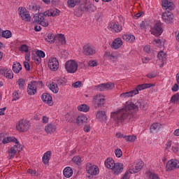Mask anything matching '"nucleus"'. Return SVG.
I'll use <instances>...</instances> for the list:
<instances>
[{"instance_id":"obj_1","label":"nucleus","mask_w":179,"mask_h":179,"mask_svg":"<svg viewBox=\"0 0 179 179\" xmlns=\"http://www.w3.org/2000/svg\"><path fill=\"white\" fill-rule=\"evenodd\" d=\"M139 107L143 111H146L148 109V103L145 102L143 99H138L136 104L131 103L130 104L126 105L123 108L110 113V117L115 124H120L125 120L131 121L134 118V114L131 113V110H134L135 111H139Z\"/></svg>"},{"instance_id":"obj_2","label":"nucleus","mask_w":179,"mask_h":179,"mask_svg":"<svg viewBox=\"0 0 179 179\" xmlns=\"http://www.w3.org/2000/svg\"><path fill=\"white\" fill-rule=\"evenodd\" d=\"M79 64L75 60H69L65 63V69L68 73H76Z\"/></svg>"},{"instance_id":"obj_3","label":"nucleus","mask_w":179,"mask_h":179,"mask_svg":"<svg viewBox=\"0 0 179 179\" xmlns=\"http://www.w3.org/2000/svg\"><path fill=\"white\" fill-rule=\"evenodd\" d=\"M45 16L44 15L43 13H41L39 14H35L34 16V22L36 23H38L43 27H47L48 26V21L45 20Z\"/></svg>"},{"instance_id":"obj_4","label":"nucleus","mask_w":179,"mask_h":179,"mask_svg":"<svg viewBox=\"0 0 179 179\" xmlns=\"http://www.w3.org/2000/svg\"><path fill=\"white\" fill-rule=\"evenodd\" d=\"M16 128L19 132H27L30 128V124H29V121L22 120L19 121L18 124L16 125Z\"/></svg>"},{"instance_id":"obj_5","label":"nucleus","mask_w":179,"mask_h":179,"mask_svg":"<svg viewBox=\"0 0 179 179\" xmlns=\"http://www.w3.org/2000/svg\"><path fill=\"white\" fill-rule=\"evenodd\" d=\"M114 87H115V85L113 83H107L95 86V90L97 92H104L105 90H113Z\"/></svg>"},{"instance_id":"obj_6","label":"nucleus","mask_w":179,"mask_h":179,"mask_svg":"<svg viewBox=\"0 0 179 179\" xmlns=\"http://www.w3.org/2000/svg\"><path fill=\"white\" fill-rule=\"evenodd\" d=\"M151 34L155 36V37H159V36H162L163 33V27H162L161 22H157L153 27L150 28V30Z\"/></svg>"},{"instance_id":"obj_7","label":"nucleus","mask_w":179,"mask_h":179,"mask_svg":"<svg viewBox=\"0 0 179 179\" xmlns=\"http://www.w3.org/2000/svg\"><path fill=\"white\" fill-rule=\"evenodd\" d=\"M86 170L87 173L90 176H97V174L100 173V169H99V166L90 163H87Z\"/></svg>"},{"instance_id":"obj_8","label":"nucleus","mask_w":179,"mask_h":179,"mask_svg":"<svg viewBox=\"0 0 179 179\" xmlns=\"http://www.w3.org/2000/svg\"><path fill=\"white\" fill-rule=\"evenodd\" d=\"M93 103L95 108H99V107H103L106 103V99L104 96L96 95L93 99Z\"/></svg>"},{"instance_id":"obj_9","label":"nucleus","mask_w":179,"mask_h":179,"mask_svg":"<svg viewBox=\"0 0 179 179\" xmlns=\"http://www.w3.org/2000/svg\"><path fill=\"white\" fill-rule=\"evenodd\" d=\"M48 66L50 71H52L53 72L58 71V69L59 68V62H58V59L56 57H50L48 61Z\"/></svg>"},{"instance_id":"obj_10","label":"nucleus","mask_w":179,"mask_h":179,"mask_svg":"<svg viewBox=\"0 0 179 179\" xmlns=\"http://www.w3.org/2000/svg\"><path fill=\"white\" fill-rule=\"evenodd\" d=\"M19 10V15L24 22H30L31 20V17L25 8L20 7Z\"/></svg>"},{"instance_id":"obj_11","label":"nucleus","mask_w":179,"mask_h":179,"mask_svg":"<svg viewBox=\"0 0 179 179\" xmlns=\"http://www.w3.org/2000/svg\"><path fill=\"white\" fill-rule=\"evenodd\" d=\"M176 169H179V161L178 159H171L166 164V171H171Z\"/></svg>"},{"instance_id":"obj_12","label":"nucleus","mask_w":179,"mask_h":179,"mask_svg":"<svg viewBox=\"0 0 179 179\" xmlns=\"http://www.w3.org/2000/svg\"><path fill=\"white\" fill-rule=\"evenodd\" d=\"M27 93L29 96H34L37 93V83L36 81L33 80L28 84Z\"/></svg>"},{"instance_id":"obj_13","label":"nucleus","mask_w":179,"mask_h":179,"mask_svg":"<svg viewBox=\"0 0 179 179\" xmlns=\"http://www.w3.org/2000/svg\"><path fill=\"white\" fill-rule=\"evenodd\" d=\"M83 54H84V55H94V54H96V50L90 45L87 44L83 48Z\"/></svg>"},{"instance_id":"obj_14","label":"nucleus","mask_w":179,"mask_h":179,"mask_svg":"<svg viewBox=\"0 0 179 179\" xmlns=\"http://www.w3.org/2000/svg\"><path fill=\"white\" fill-rule=\"evenodd\" d=\"M83 12H87V3L80 4L74 13L76 16L80 17L83 15Z\"/></svg>"},{"instance_id":"obj_15","label":"nucleus","mask_w":179,"mask_h":179,"mask_svg":"<svg viewBox=\"0 0 179 179\" xmlns=\"http://www.w3.org/2000/svg\"><path fill=\"white\" fill-rule=\"evenodd\" d=\"M162 8L166 10V12H170V10H174V3L169 1V0H162Z\"/></svg>"},{"instance_id":"obj_16","label":"nucleus","mask_w":179,"mask_h":179,"mask_svg":"<svg viewBox=\"0 0 179 179\" xmlns=\"http://www.w3.org/2000/svg\"><path fill=\"white\" fill-rule=\"evenodd\" d=\"M162 19L165 23H171L174 19V15L170 11H165L162 14Z\"/></svg>"},{"instance_id":"obj_17","label":"nucleus","mask_w":179,"mask_h":179,"mask_svg":"<svg viewBox=\"0 0 179 179\" xmlns=\"http://www.w3.org/2000/svg\"><path fill=\"white\" fill-rule=\"evenodd\" d=\"M105 56L108 57L113 62H115L121 57V55L118 52H106Z\"/></svg>"},{"instance_id":"obj_18","label":"nucleus","mask_w":179,"mask_h":179,"mask_svg":"<svg viewBox=\"0 0 179 179\" xmlns=\"http://www.w3.org/2000/svg\"><path fill=\"white\" fill-rule=\"evenodd\" d=\"M41 99L43 101L46 103V104H48V106H52L54 104V102H52V96H51L48 93H44L42 94Z\"/></svg>"},{"instance_id":"obj_19","label":"nucleus","mask_w":179,"mask_h":179,"mask_svg":"<svg viewBox=\"0 0 179 179\" xmlns=\"http://www.w3.org/2000/svg\"><path fill=\"white\" fill-rule=\"evenodd\" d=\"M113 173L115 176H118V174H121L124 170V164L122 163H116L113 166Z\"/></svg>"},{"instance_id":"obj_20","label":"nucleus","mask_w":179,"mask_h":179,"mask_svg":"<svg viewBox=\"0 0 179 179\" xmlns=\"http://www.w3.org/2000/svg\"><path fill=\"white\" fill-rule=\"evenodd\" d=\"M143 162L140 161L136 164V166L134 168L129 169V173L131 174H134V173H139V171H141L142 169H143Z\"/></svg>"},{"instance_id":"obj_21","label":"nucleus","mask_w":179,"mask_h":179,"mask_svg":"<svg viewBox=\"0 0 179 179\" xmlns=\"http://www.w3.org/2000/svg\"><path fill=\"white\" fill-rule=\"evenodd\" d=\"M109 27L112 29L113 31H115L116 33H120L121 30H122V26L118 22H113L109 24Z\"/></svg>"},{"instance_id":"obj_22","label":"nucleus","mask_w":179,"mask_h":179,"mask_svg":"<svg viewBox=\"0 0 179 179\" xmlns=\"http://www.w3.org/2000/svg\"><path fill=\"white\" fill-rule=\"evenodd\" d=\"M76 122L78 127H82L83 124H87V117L83 115H79L77 117L76 119Z\"/></svg>"},{"instance_id":"obj_23","label":"nucleus","mask_w":179,"mask_h":179,"mask_svg":"<svg viewBox=\"0 0 179 179\" xmlns=\"http://www.w3.org/2000/svg\"><path fill=\"white\" fill-rule=\"evenodd\" d=\"M152 86H155V85L151 83L141 84L138 85L134 90H137V94H139V90H145V89H149V87H152Z\"/></svg>"},{"instance_id":"obj_24","label":"nucleus","mask_w":179,"mask_h":179,"mask_svg":"<svg viewBox=\"0 0 179 179\" xmlns=\"http://www.w3.org/2000/svg\"><path fill=\"white\" fill-rule=\"evenodd\" d=\"M45 131L47 134H54L57 131V126L54 124H48L45 126Z\"/></svg>"},{"instance_id":"obj_25","label":"nucleus","mask_w":179,"mask_h":179,"mask_svg":"<svg viewBox=\"0 0 179 179\" xmlns=\"http://www.w3.org/2000/svg\"><path fill=\"white\" fill-rule=\"evenodd\" d=\"M121 45H122V40L120 38H117L112 43L111 47L114 50H118Z\"/></svg>"},{"instance_id":"obj_26","label":"nucleus","mask_w":179,"mask_h":179,"mask_svg":"<svg viewBox=\"0 0 179 179\" xmlns=\"http://www.w3.org/2000/svg\"><path fill=\"white\" fill-rule=\"evenodd\" d=\"M44 38L45 41H48V43H50V44H53V43H55V35L52 33H49L44 36Z\"/></svg>"},{"instance_id":"obj_27","label":"nucleus","mask_w":179,"mask_h":179,"mask_svg":"<svg viewBox=\"0 0 179 179\" xmlns=\"http://www.w3.org/2000/svg\"><path fill=\"white\" fill-rule=\"evenodd\" d=\"M115 164L116 163L114 162L113 158H108L105 161V166L107 167V169H110V170H113L114 169Z\"/></svg>"},{"instance_id":"obj_28","label":"nucleus","mask_w":179,"mask_h":179,"mask_svg":"<svg viewBox=\"0 0 179 179\" xmlns=\"http://www.w3.org/2000/svg\"><path fill=\"white\" fill-rule=\"evenodd\" d=\"M96 118L99 120V121H106V120H107V115H106V111H98L96 113Z\"/></svg>"},{"instance_id":"obj_29","label":"nucleus","mask_w":179,"mask_h":179,"mask_svg":"<svg viewBox=\"0 0 179 179\" xmlns=\"http://www.w3.org/2000/svg\"><path fill=\"white\" fill-rule=\"evenodd\" d=\"M51 159V151H47L42 157V162L44 164H48Z\"/></svg>"},{"instance_id":"obj_30","label":"nucleus","mask_w":179,"mask_h":179,"mask_svg":"<svg viewBox=\"0 0 179 179\" xmlns=\"http://www.w3.org/2000/svg\"><path fill=\"white\" fill-rule=\"evenodd\" d=\"M136 94H138V90H133L130 92L121 94L120 97H124L125 99L126 97H133V96H136Z\"/></svg>"},{"instance_id":"obj_31","label":"nucleus","mask_w":179,"mask_h":179,"mask_svg":"<svg viewBox=\"0 0 179 179\" xmlns=\"http://www.w3.org/2000/svg\"><path fill=\"white\" fill-rule=\"evenodd\" d=\"M72 174H73V171L72 170L71 167H66L64 169V176L66 178H70V177H72Z\"/></svg>"},{"instance_id":"obj_32","label":"nucleus","mask_w":179,"mask_h":179,"mask_svg":"<svg viewBox=\"0 0 179 179\" xmlns=\"http://www.w3.org/2000/svg\"><path fill=\"white\" fill-rule=\"evenodd\" d=\"M167 57V54L164 52H163L162 50L159 51L158 55H157V58L158 59H160L161 61H162V66H163L164 65V61H166Z\"/></svg>"},{"instance_id":"obj_33","label":"nucleus","mask_w":179,"mask_h":179,"mask_svg":"<svg viewBox=\"0 0 179 179\" xmlns=\"http://www.w3.org/2000/svg\"><path fill=\"white\" fill-rule=\"evenodd\" d=\"M49 89L53 92V93H58L59 88H58V85L54 82L48 85Z\"/></svg>"},{"instance_id":"obj_34","label":"nucleus","mask_w":179,"mask_h":179,"mask_svg":"<svg viewBox=\"0 0 179 179\" xmlns=\"http://www.w3.org/2000/svg\"><path fill=\"white\" fill-rule=\"evenodd\" d=\"M22 69V65L19 62H15L13 64V71L15 73H19Z\"/></svg>"},{"instance_id":"obj_35","label":"nucleus","mask_w":179,"mask_h":179,"mask_svg":"<svg viewBox=\"0 0 179 179\" xmlns=\"http://www.w3.org/2000/svg\"><path fill=\"white\" fill-rule=\"evenodd\" d=\"M78 110L79 111H83V113H87L90 110V107L86 104H82L78 106Z\"/></svg>"},{"instance_id":"obj_36","label":"nucleus","mask_w":179,"mask_h":179,"mask_svg":"<svg viewBox=\"0 0 179 179\" xmlns=\"http://www.w3.org/2000/svg\"><path fill=\"white\" fill-rule=\"evenodd\" d=\"M81 0H69L68 1V6L70 8H75L76 5H79L80 3Z\"/></svg>"},{"instance_id":"obj_37","label":"nucleus","mask_w":179,"mask_h":179,"mask_svg":"<svg viewBox=\"0 0 179 179\" xmlns=\"http://www.w3.org/2000/svg\"><path fill=\"white\" fill-rule=\"evenodd\" d=\"M1 36L4 38H10L12 37V32L9 30L3 31L1 32Z\"/></svg>"},{"instance_id":"obj_38","label":"nucleus","mask_w":179,"mask_h":179,"mask_svg":"<svg viewBox=\"0 0 179 179\" xmlns=\"http://www.w3.org/2000/svg\"><path fill=\"white\" fill-rule=\"evenodd\" d=\"M171 103H179V92L173 94L171 98Z\"/></svg>"},{"instance_id":"obj_39","label":"nucleus","mask_w":179,"mask_h":179,"mask_svg":"<svg viewBox=\"0 0 179 179\" xmlns=\"http://www.w3.org/2000/svg\"><path fill=\"white\" fill-rule=\"evenodd\" d=\"M160 129V124L154 123L151 125L150 131V132H153V131H159Z\"/></svg>"},{"instance_id":"obj_40","label":"nucleus","mask_w":179,"mask_h":179,"mask_svg":"<svg viewBox=\"0 0 179 179\" xmlns=\"http://www.w3.org/2000/svg\"><path fill=\"white\" fill-rule=\"evenodd\" d=\"M73 163L77 164L78 166H80L82 164V158L79 156H75L72 159Z\"/></svg>"},{"instance_id":"obj_41","label":"nucleus","mask_w":179,"mask_h":179,"mask_svg":"<svg viewBox=\"0 0 179 179\" xmlns=\"http://www.w3.org/2000/svg\"><path fill=\"white\" fill-rule=\"evenodd\" d=\"M17 150L16 148H15L14 146L11 147L10 151L8 152L9 153V159H12V157H15V155H16L17 153Z\"/></svg>"},{"instance_id":"obj_42","label":"nucleus","mask_w":179,"mask_h":179,"mask_svg":"<svg viewBox=\"0 0 179 179\" xmlns=\"http://www.w3.org/2000/svg\"><path fill=\"white\" fill-rule=\"evenodd\" d=\"M17 83L20 89H21V90H23L24 89V83H26V80H24V79L23 78H20L17 80Z\"/></svg>"},{"instance_id":"obj_43","label":"nucleus","mask_w":179,"mask_h":179,"mask_svg":"<svg viewBox=\"0 0 179 179\" xmlns=\"http://www.w3.org/2000/svg\"><path fill=\"white\" fill-rule=\"evenodd\" d=\"M87 12H94L96 9V6H94V4L90 3L87 4Z\"/></svg>"},{"instance_id":"obj_44","label":"nucleus","mask_w":179,"mask_h":179,"mask_svg":"<svg viewBox=\"0 0 179 179\" xmlns=\"http://www.w3.org/2000/svg\"><path fill=\"white\" fill-rule=\"evenodd\" d=\"M125 138V140L127 142H135L136 141V136H127Z\"/></svg>"},{"instance_id":"obj_45","label":"nucleus","mask_w":179,"mask_h":179,"mask_svg":"<svg viewBox=\"0 0 179 179\" xmlns=\"http://www.w3.org/2000/svg\"><path fill=\"white\" fill-rule=\"evenodd\" d=\"M59 41H60L61 44H66V39L65 38V35L60 34H59Z\"/></svg>"},{"instance_id":"obj_46","label":"nucleus","mask_w":179,"mask_h":179,"mask_svg":"<svg viewBox=\"0 0 179 179\" xmlns=\"http://www.w3.org/2000/svg\"><path fill=\"white\" fill-rule=\"evenodd\" d=\"M4 77L7 79H13V72H12V70L7 71L6 73L4 75Z\"/></svg>"},{"instance_id":"obj_47","label":"nucleus","mask_w":179,"mask_h":179,"mask_svg":"<svg viewBox=\"0 0 179 179\" xmlns=\"http://www.w3.org/2000/svg\"><path fill=\"white\" fill-rule=\"evenodd\" d=\"M19 90L18 91H15L13 93V101H16V100H19L20 99V95H19Z\"/></svg>"},{"instance_id":"obj_48","label":"nucleus","mask_w":179,"mask_h":179,"mask_svg":"<svg viewBox=\"0 0 179 179\" xmlns=\"http://www.w3.org/2000/svg\"><path fill=\"white\" fill-rule=\"evenodd\" d=\"M51 13H52L53 17H55V16H59V13H61V11L59 10H58V8H52L51 9Z\"/></svg>"},{"instance_id":"obj_49","label":"nucleus","mask_w":179,"mask_h":179,"mask_svg":"<svg viewBox=\"0 0 179 179\" xmlns=\"http://www.w3.org/2000/svg\"><path fill=\"white\" fill-rule=\"evenodd\" d=\"M7 141L9 142H13V143H15L16 145H19V141L17 140L16 138L11 136V137H8Z\"/></svg>"},{"instance_id":"obj_50","label":"nucleus","mask_w":179,"mask_h":179,"mask_svg":"<svg viewBox=\"0 0 179 179\" xmlns=\"http://www.w3.org/2000/svg\"><path fill=\"white\" fill-rule=\"evenodd\" d=\"M115 155L116 157H122V150L120 148H117L115 150Z\"/></svg>"},{"instance_id":"obj_51","label":"nucleus","mask_w":179,"mask_h":179,"mask_svg":"<svg viewBox=\"0 0 179 179\" xmlns=\"http://www.w3.org/2000/svg\"><path fill=\"white\" fill-rule=\"evenodd\" d=\"M36 55L39 58H44L45 57V53L43 50H37Z\"/></svg>"},{"instance_id":"obj_52","label":"nucleus","mask_w":179,"mask_h":179,"mask_svg":"<svg viewBox=\"0 0 179 179\" xmlns=\"http://www.w3.org/2000/svg\"><path fill=\"white\" fill-rule=\"evenodd\" d=\"M73 87H75L76 89H78V87H82V83L81 81H77L76 83H73L72 84Z\"/></svg>"},{"instance_id":"obj_53","label":"nucleus","mask_w":179,"mask_h":179,"mask_svg":"<svg viewBox=\"0 0 179 179\" xmlns=\"http://www.w3.org/2000/svg\"><path fill=\"white\" fill-rule=\"evenodd\" d=\"M14 148L17 152H22V150H23V145H20V143L15 145Z\"/></svg>"},{"instance_id":"obj_54","label":"nucleus","mask_w":179,"mask_h":179,"mask_svg":"<svg viewBox=\"0 0 179 179\" xmlns=\"http://www.w3.org/2000/svg\"><path fill=\"white\" fill-rule=\"evenodd\" d=\"M66 121H67V122H73V116H70L69 114L66 115Z\"/></svg>"},{"instance_id":"obj_55","label":"nucleus","mask_w":179,"mask_h":179,"mask_svg":"<svg viewBox=\"0 0 179 179\" xmlns=\"http://www.w3.org/2000/svg\"><path fill=\"white\" fill-rule=\"evenodd\" d=\"M88 66H97V62L94 60L90 61L88 62Z\"/></svg>"},{"instance_id":"obj_56","label":"nucleus","mask_w":179,"mask_h":179,"mask_svg":"<svg viewBox=\"0 0 179 179\" xmlns=\"http://www.w3.org/2000/svg\"><path fill=\"white\" fill-rule=\"evenodd\" d=\"M20 48L21 51H24V52H29V48H27V45H22Z\"/></svg>"},{"instance_id":"obj_57","label":"nucleus","mask_w":179,"mask_h":179,"mask_svg":"<svg viewBox=\"0 0 179 179\" xmlns=\"http://www.w3.org/2000/svg\"><path fill=\"white\" fill-rule=\"evenodd\" d=\"M149 176L150 177L152 178V179H160V178L159 177V175L156 173H152V172L150 173Z\"/></svg>"},{"instance_id":"obj_58","label":"nucleus","mask_w":179,"mask_h":179,"mask_svg":"<svg viewBox=\"0 0 179 179\" xmlns=\"http://www.w3.org/2000/svg\"><path fill=\"white\" fill-rule=\"evenodd\" d=\"M23 65L26 69V71H30V64L28 63V62H24Z\"/></svg>"},{"instance_id":"obj_59","label":"nucleus","mask_w":179,"mask_h":179,"mask_svg":"<svg viewBox=\"0 0 179 179\" xmlns=\"http://www.w3.org/2000/svg\"><path fill=\"white\" fill-rule=\"evenodd\" d=\"M51 4L52 6H58L59 5V0H52Z\"/></svg>"},{"instance_id":"obj_60","label":"nucleus","mask_w":179,"mask_h":179,"mask_svg":"<svg viewBox=\"0 0 179 179\" xmlns=\"http://www.w3.org/2000/svg\"><path fill=\"white\" fill-rule=\"evenodd\" d=\"M44 16H52L53 14L51 13V9L50 10H48L46 11H45L44 13H43Z\"/></svg>"},{"instance_id":"obj_61","label":"nucleus","mask_w":179,"mask_h":179,"mask_svg":"<svg viewBox=\"0 0 179 179\" xmlns=\"http://www.w3.org/2000/svg\"><path fill=\"white\" fill-rule=\"evenodd\" d=\"M178 89H179L178 84L176 83L172 87L171 90H172V92H178Z\"/></svg>"},{"instance_id":"obj_62","label":"nucleus","mask_w":179,"mask_h":179,"mask_svg":"<svg viewBox=\"0 0 179 179\" xmlns=\"http://www.w3.org/2000/svg\"><path fill=\"white\" fill-rule=\"evenodd\" d=\"M64 83H65V78L58 80L56 85H59V86H62Z\"/></svg>"},{"instance_id":"obj_63","label":"nucleus","mask_w":179,"mask_h":179,"mask_svg":"<svg viewBox=\"0 0 179 179\" xmlns=\"http://www.w3.org/2000/svg\"><path fill=\"white\" fill-rule=\"evenodd\" d=\"M146 76L149 79H153V78H156V76H157V75H156L155 73H150L147 74Z\"/></svg>"},{"instance_id":"obj_64","label":"nucleus","mask_w":179,"mask_h":179,"mask_svg":"<svg viewBox=\"0 0 179 179\" xmlns=\"http://www.w3.org/2000/svg\"><path fill=\"white\" fill-rule=\"evenodd\" d=\"M27 173H29V174H31L32 176H36V174H37V171L36 170H33L30 169L27 170Z\"/></svg>"}]
</instances>
